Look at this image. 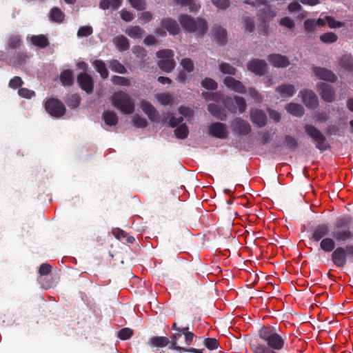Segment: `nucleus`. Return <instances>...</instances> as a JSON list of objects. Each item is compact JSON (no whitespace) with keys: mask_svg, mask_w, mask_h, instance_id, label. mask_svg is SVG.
Here are the masks:
<instances>
[{"mask_svg":"<svg viewBox=\"0 0 353 353\" xmlns=\"http://www.w3.org/2000/svg\"><path fill=\"white\" fill-rule=\"evenodd\" d=\"M258 334L267 345L261 344L255 340L252 341L250 347L254 353H276V351L285 347V334L279 327L263 325L259 330Z\"/></svg>","mask_w":353,"mask_h":353,"instance_id":"f257e3e1","label":"nucleus"},{"mask_svg":"<svg viewBox=\"0 0 353 353\" xmlns=\"http://www.w3.org/2000/svg\"><path fill=\"white\" fill-rule=\"evenodd\" d=\"M351 223L352 218L350 216H345L336 220L332 235L337 242H345L353 237V232L350 230Z\"/></svg>","mask_w":353,"mask_h":353,"instance_id":"f03ea898","label":"nucleus"},{"mask_svg":"<svg viewBox=\"0 0 353 353\" xmlns=\"http://www.w3.org/2000/svg\"><path fill=\"white\" fill-rule=\"evenodd\" d=\"M179 21L183 28L189 32H199L203 36L208 29L206 21L201 18L194 19L188 14H181Z\"/></svg>","mask_w":353,"mask_h":353,"instance_id":"7ed1b4c3","label":"nucleus"},{"mask_svg":"<svg viewBox=\"0 0 353 353\" xmlns=\"http://www.w3.org/2000/svg\"><path fill=\"white\" fill-rule=\"evenodd\" d=\"M112 105L123 114H130L134 112L135 104L132 98L125 92H115L112 99Z\"/></svg>","mask_w":353,"mask_h":353,"instance_id":"20e7f679","label":"nucleus"},{"mask_svg":"<svg viewBox=\"0 0 353 353\" xmlns=\"http://www.w3.org/2000/svg\"><path fill=\"white\" fill-rule=\"evenodd\" d=\"M305 133L315 143V146L321 151L327 150L330 148L325 135L315 126L307 124L304 126Z\"/></svg>","mask_w":353,"mask_h":353,"instance_id":"39448f33","label":"nucleus"},{"mask_svg":"<svg viewBox=\"0 0 353 353\" xmlns=\"http://www.w3.org/2000/svg\"><path fill=\"white\" fill-rule=\"evenodd\" d=\"M158 65L165 72H170L175 68L174 52L169 49L161 50L157 52Z\"/></svg>","mask_w":353,"mask_h":353,"instance_id":"423d86ee","label":"nucleus"},{"mask_svg":"<svg viewBox=\"0 0 353 353\" xmlns=\"http://www.w3.org/2000/svg\"><path fill=\"white\" fill-rule=\"evenodd\" d=\"M46 112L53 117L60 118L65 113L64 104L58 99L50 98L45 103Z\"/></svg>","mask_w":353,"mask_h":353,"instance_id":"0eeeda50","label":"nucleus"},{"mask_svg":"<svg viewBox=\"0 0 353 353\" xmlns=\"http://www.w3.org/2000/svg\"><path fill=\"white\" fill-rule=\"evenodd\" d=\"M330 227L327 223H321L314 226L309 237L310 240L317 243L321 240L327 237L330 234Z\"/></svg>","mask_w":353,"mask_h":353,"instance_id":"6e6552de","label":"nucleus"},{"mask_svg":"<svg viewBox=\"0 0 353 353\" xmlns=\"http://www.w3.org/2000/svg\"><path fill=\"white\" fill-rule=\"evenodd\" d=\"M231 127L234 132L242 136H247L252 131L250 125L240 117H236L232 121Z\"/></svg>","mask_w":353,"mask_h":353,"instance_id":"1a4fd4ad","label":"nucleus"},{"mask_svg":"<svg viewBox=\"0 0 353 353\" xmlns=\"http://www.w3.org/2000/svg\"><path fill=\"white\" fill-rule=\"evenodd\" d=\"M299 95L305 105L310 109H314L319 105V99L316 94L311 90L303 89L300 91Z\"/></svg>","mask_w":353,"mask_h":353,"instance_id":"9d476101","label":"nucleus"},{"mask_svg":"<svg viewBox=\"0 0 353 353\" xmlns=\"http://www.w3.org/2000/svg\"><path fill=\"white\" fill-rule=\"evenodd\" d=\"M79 87L88 94H91L94 90L92 77L86 72H81L77 77Z\"/></svg>","mask_w":353,"mask_h":353,"instance_id":"9b49d317","label":"nucleus"},{"mask_svg":"<svg viewBox=\"0 0 353 353\" xmlns=\"http://www.w3.org/2000/svg\"><path fill=\"white\" fill-rule=\"evenodd\" d=\"M248 70L256 75L262 76L267 72V63L264 60L252 59L247 64Z\"/></svg>","mask_w":353,"mask_h":353,"instance_id":"f8f14e48","label":"nucleus"},{"mask_svg":"<svg viewBox=\"0 0 353 353\" xmlns=\"http://www.w3.org/2000/svg\"><path fill=\"white\" fill-rule=\"evenodd\" d=\"M250 121L258 128L264 127L267 124L266 113L260 109L252 108L250 111Z\"/></svg>","mask_w":353,"mask_h":353,"instance_id":"ddd939ff","label":"nucleus"},{"mask_svg":"<svg viewBox=\"0 0 353 353\" xmlns=\"http://www.w3.org/2000/svg\"><path fill=\"white\" fill-rule=\"evenodd\" d=\"M208 132L212 137L221 139H226L228 134L226 125L220 122L211 123L209 126Z\"/></svg>","mask_w":353,"mask_h":353,"instance_id":"4468645a","label":"nucleus"},{"mask_svg":"<svg viewBox=\"0 0 353 353\" xmlns=\"http://www.w3.org/2000/svg\"><path fill=\"white\" fill-rule=\"evenodd\" d=\"M319 94L325 101L330 103L335 99V91L334 88L325 83H318Z\"/></svg>","mask_w":353,"mask_h":353,"instance_id":"2eb2a0df","label":"nucleus"},{"mask_svg":"<svg viewBox=\"0 0 353 353\" xmlns=\"http://www.w3.org/2000/svg\"><path fill=\"white\" fill-rule=\"evenodd\" d=\"M312 71L315 76L320 79L334 83L337 81L336 75L330 70L321 67H313Z\"/></svg>","mask_w":353,"mask_h":353,"instance_id":"dca6fc26","label":"nucleus"},{"mask_svg":"<svg viewBox=\"0 0 353 353\" xmlns=\"http://www.w3.org/2000/svg\"><path fill=\"white\" fill-rule=\"evenodd\" d=\"M331 259L336 267H343L347 262V253L344 248L338 247L335 249L332 253Z\"/></svg>","mask_w":353,"mask_h":353,"instance_id":"f3484780","label":"nucleus"},{"mask_svg":"<svg viewBox=\"0 0 353 353\" xmlns=\"http://www.w3.org/2000/svg\"><path fill=\"white\" fill-rule=\"evenodd\" d=\"M223 83L227 88L233 90L234 92L244 94L246 92L245 86L238 80H236L232 77H226L223 79Z\"/></svg>","mask_w":353,"mask_h":353,"instance_id":"a211bd4d","label":"nucleus"},{"mask_svg":"<svg viewBox=\"0 0 353 353\" xmlns=\"http://www.w3.org/2000/svg\"><path fill=\"white\" fill-rule=\"evenodd\" d=\"M268 60L276 68H285L289 65V59L280 54H271L268 57Z\"/></svg>","mask_w":353,"mask_h":353,"instance_id":"6ab92c4d","label":"nucleus"},{"mask_svg":"<svg viewBox=\"0 0 353 353\" xmlns=\"http://www.w3.org/2000/svg\"><path fill=\"white\" fill-rule=\"evenodd\" d=\"M161 26L172 35H176L180 32V28L177 22L174 19L169 17L162 19Z\"/></svg>","mask_w":353,"mask_h":353,"instance_id":"aec40b11","label":"nucleus"},{"mask_svg":"<svg viewBox=\"0 0 353 353\" xmlns=\"http://www.w3.org/2000/svg\"><path fill=\"white\" fill-rule=\"evenodd\" d=\"M208 110L212 115L221 121H225L227 118L225 110L222 106L214 103H209Z\"/></svg>","mask_w":353,"mask_h":353,"instance_id":"412c9836","label":"nucleus"},{"mask_svg":"<svg viewBox=\"0 0 353 353\" xmlns=\"http://www.w3.org/2000/svg\"><path fill=\"white\" fill-rule=\"evenodd\" d=\"M276 92L280 94L281 98L285 99L292 97L296 92V89L290 83H283L276 88Z\"/></svg>","mask_w":353,"mask_h":353,"instance_id":"4be33fe9","label":"nucleus"},{"mask_svg":"<svg viewBox=\"0 0 353 353\" xmlns=\"http://www.w3.org/2000/svg\"><path fill=\"white\" fill-rule=\"evenodd\" d=\"M141 108L151 121H154L158 119L159 113L150 102L145 100L141 101Z\"/></svg>","mask_w":353,"mask_h":353,"instance_id":"5701e85b","label":"nucleus"},{"mask_svg":"<svg viewBox=\"0 0 353 353\" xmlns=\"http://www.w3.org/2000/svg\"><path fill=\"white\" fill-rule=\"evenodd\" d=\"M258 17L262 23H266L271 21L276 17V12L274 10L268 7L260 10Z\"/></svg>","mask_w":353,"mask_h":353,"instance_id":"b1692460","label":"nucleus"},{"mask_svg":"<svg viewBox=\"0 0 353 353\" xmlns=\"http://www.w3.org/2000/svg\"><path fill=\"white\" fill-rule=\"evenodd\" d=\"M148 345L151 347H165L170 345V339L166 336H152L148 342Z\"/></svg>","mask_w":353,"mask_h":353,"instance_id":"393cba45","label":"nucleus"},{"mask_svg":"<svg viewBox=\"0 0 353 353\" xmlns=\"http://www.w3.org/2000/svg\"><path fill=\"white\" fill-rule=\"evenodd\" d=\"M182 333L180 331H177L173 333L170 336V345L168 347L169 350L179 351L182 352L185 347L179 345V339L181 337Z\"/></svg>","mask_w":353,"mask_h":353,"instance_id":"a878e982","label":"nucleus"},{"mask_svg":"<svg viewBox=\"0 0 353 353\" xmlns=\"http://www.w3.org/2000/svg\"><path fill=\"white\" fill-rule=\"evenodd\" d=\"M212 32L216 41L219 43L222 46L226 43L227 31L225 29L221 28V26H217L213 28Z\"/></svg>","mask_w":353,"mask_h":353,"instance_id":"bb28decb","label":"nucleus"},{"mask_svg":"<svg viewBox=\"0 0 353 353\" xmlns=\"http://www.w3.org/2000/svg\"><path fill=\"white\" fill-rule=\"evenodd\" d=\"M102 119L105 123L109 126H115L118 123V117L113 111H104L102 114Z\"/></svg>","mask_w":353,"mask_h":353,"instance_id":"cd10ccee","label":"nucleus"},{"mask_svg":"<svg viewBox=\"0 0 353 353\" xmlns=\"http://www.w3.org/2000/svg\"><path fill=\"white\" fill-rule=\"evenodd\" d=\"M30 42L35 46L45 48L50 44L48 39L44 34L33 35L30 38Z\"/></svg>","mask_w":353,"mask_h":353,"instance_id":"c85d7f7f","label":"nucleus"},{"mask_svg":"<svg viewBox=\"0 0 353 353\" xmlns=\"http://www.w3.org/2000/svg\"><path fill=\"white\" fill-rule=\"evenodd\" d=\"M339 65L345 70L353 72V57L350 54L342 56L339 60Z\"/></svg>","mask_w":353,"mask_h":353,"instance_id":"c756f323","label":"nucleus"},{"mask_svg":"<svg viewBox=\"0 0 353 353\" xmlns=\"http://www.w3.org/2000/svg\"><path fill=\"white\" fill-rule=\"evenodd\" d=\"M113 42L121 52L128 50L130 46L129 40L123 35L117 36L114 38Z\"/></svg>","mask_w":353,"mask_h":353,"instance_id":"7c9ffc66","label":"nucleus"},{"mask_svg":"<svg viewBox=\"0 0 353 353\" xmlns=\"http://www.w3.org/2000/svg\"><path fill=\"white\" fill-rule=\"evenodd\" d=\"M336 246L335 241L329 236L321 240L320 248L325 252H330L334 250Z\"/></svg>","mask_w":353,"mask_h":353,"instance_id":"2f4dec72","label":"nucleus"},{"mask_svg":"<svg viewBox=\"0 0 353 353\" xmlns=\"http://www.w3.org/2000/svg\"><path fill=\"white\" fill-rule=\"evenodd\" d=\"M60 81L64 86H70L73 84V72L70 70H65L61 72Z\"/></svg>","mask_w":353,"mask_h":353,"instance_id":"473e14b6","label":"nucleus"},{"mask_svg":"<svg viewBox=\"0 0 353 353\" xmlns=\"http://www.w3.org/2000/svg\"><path fill=\"white\" fill-rule=\"evenodd\" d=\"M287 111L296 117H301L304 114L303 107L298 103H290L286 107Z\"/></svg>","mask_w":353,"mask_h":353,"instance_id":"72a5a7b5","label":"nucleus"},{"mask_svg":"<svg viewBox=\"0 0 353 353\" xmlns=\"http://www.w3.org/2000/svg\"><path fill=\"white\" fill-rule=\"evenodd\" d=\"M50 18L54 22L61 23L64 20L65 14L60 8L54 7L50 10Z\"/></svg>","mask_w":353,"mask_h":353,"instance_id":"f704fd0d","label":"nucleus"},{"mask_svg":"<svg viewBox=\"0 0 353 353\" xmlns=\"http://www.w3.org/2000/svg\"><path fill=\"white\" fill-rule=\"evenodd\" d=\"M176 4L188 6L190 12H197L200 8V5L196 3V0H175Z\"/></svg>","mask_w":353,"mask_h":353,"instance_id":"c9c22d12","label":"nucleus"},{"mask_svg":"<svg viewBox=\"0 0 353 353\" xmlns=\"http://www.w3.org/2000/svg\"><path fill=\"white\" fill-rule=\"evenodd\" d=\"M96 70L100 74L101 78L106 79L108 77V71L105 67V63L101 60H95L93 62Z\"/></svg>","mask_w":353,"mask_h":353,"instance_id":"e433bc0d","label":"nucleus"},{"mask_svg":"<svg viewBox=\"0 0 353 353\" xmlns=\"http://www.w3.org/2000/svg\"><path fill=\"white\" fill-rule=\"evenodd\" d=\"M126 34L133 39H141L144 34V30L139 26H132L125 31Z\"/></svg>","mask_w":353,"mask_h":353,"instance_id":"4c0bfd02","label":"nucleus"},{"mask_svg":"<svg viewBox=\"0 0 353 353\" xmlns=\"http://www.w3.org/2000/svg\"><path fill=\"white\" fill-rule=\"evenodd\" d=\"M109 66L112 71L119 74H125L127 72L125 66L116 59L111 60L109 63Z\"/></svg>","mask_w":353,"mask_h":353,"instance_id":"58836bf2","label":"nucleus"},{"mask_svg":"<svg viewBox=\"0 0 353 353\" xmlns=\"http://www.w3.org/2000/svg\"><path fill=\"white\" fill-rule=\"evenodd\" d=\"M189 130L185 123H182L174 130V134L179 139H184L188 137Z\"/></svg>","mask_w":353,"mask_h":353,"instance_id":"ea45409f","label":"nucleus"},{"mask_svg":"<svg viewBox=\"0 0 353 353\" xmlns=\"http://www.w3.org/2000/svg\"><path fill=\"white\" fill-rule=\"evenodd\" d=\"M201 86L206 90H216L218 88L217 83L212 79L205 77L201 82Z\"/></svg>","mask_w":353,"mask_h":353,"instance_id":"a19ab883","label":"nucleus"},{"mask_svg":"<svg viewBox=\"0 0 353 353\" xmlns=\"http://www.w3.org/2000/svg\"><path fill=\"white\" fill-rule=\"evenodd\" d=\"M338 37L334 32H326L320 36V40L325 43H332L337 41Z\"/></svg>","mask_w":353,"mask_h":353,"instance_id":"79ce46f5","label":"nucleus"},{"mask_svg":"<svg viewBox=\"0 0 353 353\" xmlns=\"http://www.w3.org/2000/svg\"><path fill=\"white\" fill-rule=\"evenodd\" d=\"M21 44V39L19 35H12L9 37L8 45L11 49H18Z\"/></svg>","mask_w":353,"mask_h":353,"instance_id":"37998d69","label":"nucleus"},{"mask_svg":"<svg viewBox=\"0 0 353 353\" xmlns=\"http://www.w3.org/2000/svg\"><path fill=\"white\" fill-rule=\"evenodd\" d=\"M114 235L115 237L119 240L125 239L126 242L129 243H133L135 241V239L132 236L129 235L127 232L122 230H119L116 233H114Z\"/></svg>","mask_w":353,"mask_h":353,"instance_id":"c03bdc74","label":"nucleus"},{"mask_svg":"<svg viewBox=\"0 0 353 353\" xmlns=\"http://www.w3.org/2000/svg\"><path fill=\"white\" fill-rule=\"evenodd\" d=\"M219 70L223 74L234 75L236 72V69L228 63H221L219 65Z\"/></svg>","mask_w":353,"mask_h":353,"instance_id":"a18cd8bd","label":"nucleus"},{"mask_svg":"<svg viewBox=\"0 0 353 353\" xmlns=\"http://www.w3.org/2000/svg\"><path fill=\"white\" fill-rule=\"evenodd\" d=\"M234 99L236 107V110H238L239 113L244 112L247 107L245 100L243 97L239 96H235Z\"/></svg>","mask_w":353,"mask_h":353,"instance_id":"49530a36","label":"nucleus"},{"mask_svg":"<svg viewBox=\"0 0 353 353\" xmlns=\"http://www.w3.org/2000/svg\"><path fill=\"white\" fill-rule=\"evenodd\" d=\"M203 343L210 350H216L219 346L218 340L214 338H206L203 341Z\"/></svg>","mask_w":353,"mask_h":353,"instance_id":"de8ad7c7","label":"nucleus"},{"mask_svg":"<svg viewBox=\"0 0 353 353\" xmlns=\"http://www.w3.org/2000/svg\"><path fill=\"white\" fill-rule=\"evenodd\" d=\"M132 123L134 126L139 128H144L148 125L146 119L141 117L138 114L134 116Z\"/></svg>","mask_w":353,"mask_h":353,"instance_id":"09e8293b","label":"nucleus"},{"mask_svg":"<svg viewBox=\"0 0 353 353\" xmlns=\"http://www.w3.org/2000/svg\"><path fill=\"white\" fill-rule=\"evenodd\" d=\"M243 23L245 26V32H252L254 30V23L252 18L248 16L243 17Z\"/></svg>","mask_w":353,"mask_h":353,"instance_id":"8fccbe9b","label":"nucleus"},{"mask_svg":"<svg viewBox=\"0 0 353 353\" xmlns=\"http://www.w3.org/2000/svg\"><path fill=\"white\" fill-rule=\"evenodd\" d=\"M112 81L115 85H120L123 86H129L130 85V80L126 77L120 76H113Z\"/></svg>","mask_w":353,"mask_h":353,"instance_id":"3c124183","label":"nucleus"},{"mask_svg":"<svg viewBox=\"0 0 353 353\" xmlns=\"http://www.w3.org/2000/svg\"><path fill=\"white\" fill-rule=\"evenodd\" d=\"M132 335L133 330L129 327L122 328L118 332V337L123 341L129 339Z\"/></svg>","mask_w":353,"mask_h":353,"instance_id":"603ef678","label":"nucleus"},{"mask_svg":"<svg viewBox=\"0 0 353 353\" xmlns=\"http://www.w3.org/2000/svg\"><path fill=\"white\" fill-rule=\"evenodd\" d=\"M93 30L91 26H84L79 28L77 36L79 37H87L92 34Z\"/></svg>","mask_w":353,"mask_h":353,"instance_id":"864d4df0","label":"nucleus"},{"mask_svg":"<svg viewBox=\"0 0 353 353\" xmlns=\"http://www.w3.org/2000/svg\"><path fill=\"white\" fill-rule=\"evenodd\" d=\"M285 147L290 150H294L297 147V141L290 135L285 137Z\"/></svg>","mask_w":353,"mask_h":353,"instance_id":"5fc2aeb1","label":"nucleus"},{"mask_svg":"<svg viewBox=\"0 0 353 353\" xmlns=\"http://www.w3.org/2000/svg\"><path fill=\"white\" fill-rule=\"evenodd\" d=\"M223 104L225 107L231 112H236V107L235 105L234 99L232 97H227L224 101Z\"/></svg>","mask_w":353,"mask_h":353,"instance_id":"6e6d98bb","label":"nucleus"},{"mask_svg":"<svg viewBox=\"0 0 353 353\" xmlns=\"http://www.w3.org/2000/svg\"><path fill=\"white\" fill-rule=\"evenodd\" d=\"M129 3L137 10H143L146 8V2L145 0H128Z\"/></svg>","mask_w":353,"mask_h":353,"instance_id":"4d7b16f0","label":"nucleus"},{"mask_svg":"<svg viewBox=\"0 0 353 353\" xmlns=\"http://www.w3.org/2000/svg\"><path fill=\"white\" fill-rule=\"evenodd\" d=\"M81 99L79 96L77 94H72L68 98L67 103L69 107L75 108L79 105Z\"/></svg>","mask_w":353,"mask_h":353,"instance_id":"13d9d810","label":"nucleus"},{"mask_svg":"<svg viewBox=\"0 0 353 353\" xmlns=\"http://www.w3.org/2000/svg\"><path fill=\"white\" fill-rule=\"evenodd\" d=\"M212 4L218 9L225 10L230 6L229 0H211Z\"/></svg>","mask_w":353,"mask_h":353,"instance_id":"bf43d9fd","label":"nucleus"},{"mask_svg":"<svg viewBox=\"0 0 353 353\" xmlns=\"http://www.w3.org/2000/svg\"><path fill=\"white\" fill-rule=\"evenodd\" d=\"M325 20L327 21L330 28H341L343 26L342 22L336 21L334 18L331 16H326Z\"/></svg>","mask_w":353,"mask_h":353,"instance_id":"052dcab7","label":"nucleus"},{"mask_svg":"<svg viewBox=\"0 0 353 353\" xmlns=\"http://www.w3.org/2000/svg\"><path fill=\"white\" fill-rule=\"evenodd\" d=\"M18 94L20 97L26 99H31L32 97L35 96L34 91L26 88H19L18 90Z\"/></svg>","mask_w":353,"mask_h":353,"instance_id":"680f3d73","label":"nucleus"},{"mask_svg":"<svg viewBox=\"0 0 353 353\" xmlns=\"http://www.w3.org/2000/svg\"><path fill=\"white\" fill-rule=\"evenodd\" d=\"M132 52L136 55L137 58L144 59L147 56V51L145 48L140 46H134L132 49Z\"/></svg>","mask_w":353,"mask_h":353,"instance_id":"e2e57ef3","label":"nucleus"},{"mask_svg":"<svg viewBox=\"0 0 353 353\" xmlns=\"http://www.w3.org/2000/svg\"><path fill=\"white\" fill-rule=\"evenodd\" d=\"M181 65H182L183 69L188 72H191L194 70V64L190 59H183L181 61Z\"/></svg>","mask_w":353,"mask_h":353,"instance_id":"0e129e2a","label":"nucleus"},{"mask_svg":"<svg viewBox=\"0 0 353 353\" xmlns=\"http://www.w3.org/2000/svg\"><path fill=\"white\" fill-rule=\"evenodd\" d=\"M248 94L256 103H260L263 100L262 95L254 88H250L248 89Z\"/></svg>","mask_w":353,"mask_h":353,"instance_id":"69168bd1","label":"nucleus"},{"mask_svg":"<svg viewBox=\"0 0 353 353\" xmlns=\"http://www.w3.org/2000/svg\"><path fill=\"white\" fill-rule=\"evenodd\" d=\"M279 24L289 29H293L295 26L294 21L288 17H285L281 19Z\"/></svg>","mask_w":353,"mask_h":353,"instance_id":"338daca9","label":"nucleus"},{"mask_svg":"<svg viewBox=\"0 0 353 353\" xmlns=\"http://www.w3.org/2000/svg\"><path fill=\"white\" fill-rule=\"evenodd\" d=\"M52 271V266L48 263H42L39 268L38 272L41 276L49 274Z\"/></svg>","mask_w":353,"mask_h":353,"instance_id":"774afa93","label":"nucleus"}]
</instances>
